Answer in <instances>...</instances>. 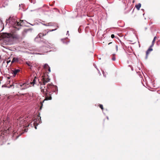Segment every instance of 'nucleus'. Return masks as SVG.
Here are the masks:
<instances>
[{"instance_id":"17","label":"nucleus","mask_w":160,"mask_h":160,"mask_svg":"<svg viewBox=\"0 0 160 160\" xmlns=\"http://www.w3.org/2000/svg\"><path fill=\"white\" fill-rule=\"evenodd\" d=\"M43 25L45 26H52L53 25L52 23V22H49L46 24L42 23Z\"/></svg>"},{"instance_id":"35","label":"nucleus","mask_w":160,"mask_h":160,"mask_svg":"<svg viewBox=\"0 0 160 160\" xmlns=\"http://www.w3.org/2000/svg\"><path fill=\"white\" fill-rule=\"evenodd\" d=\"M116 50H117V51L118 50V46L117 45L116 46Z\"/></svg>"},{"instance_id":"8","label":"nucleus","mask_w":160,"mask_h":160,"mask_svg":"<svg viewBox=\"0 0 160 160\" xmlns=\"http://www.w3.org/2000/svg\"><path fill=\"white\" fill-rule=\"evenodd\" d=\"M20 70L19 69H13L11 70V73L12 74L13 77H15L18 73L20 72Z\"/></svg>"},{"instance_id":"38","label":"nucleus","mask_w":160,"mask_h":160,"mask_svg":"<svg viewBox=\"0 0 160 160\" xmlns=\"http://www.w3.org/2000/svg\"><path fill=\"white\" fill-rule=\"evenodd\" d=\"M29 1L30 2H31V3H32L33 2H32V0H29Z\"/></svg>"},{"instance_id":"28","label":"nucleus","mask_w":160,"mask_h":160,"mask_svg":"<svg viewBox=\"0 0 160 160\" xmlns=\"http://www.w3.org/2000/svg\"><path fill=\"white\" fill-rule=\"evenodd\" d=\"M78 32L79 33L81 32V29L79 28L78 29Z\"/></svg>"},{"instance_id":"33","label":"nucleus","mask_w":160,"mask_h":160,"mask_svg":"<svg viewBox=\"0 0 160 160\" xmlns=\"http://www.w3.org/2000/svg\"><path fill=\"white\" fill-rule=\"evenodd\" d=\"M112 60H113V61L115 60V57H113V58H112Z\"/></svg>"},{"instance_id":"45","label":"nucleus","mask_w":160,"mask_h":160,"mask_svg":"<svg viewBox=\"0 0 160 160\" xmlns=\"http://www.w3.org/2000/svg\"><path fill=\"white\" fill-rule=\"evenodd\" d=\"M98 73H100V75H101V73H100V72L99 71V70H98Z\"/></svg>"},{"instance_id":"43","label":"nucleus","mask_w":160,"mask_h":160,"mask_svg":"<svg viewBox=\"0 0 160 160\" xmlns=\"http://www.w3.org/2000/svg\"><path fill=\"white\" fill-rule=\"evenodd\" d=\"M29 23V24H30V25H32V26H33V25H33V24H31V23Z\"/></svg>"},{"instance_id":"24","label":"nucleus","mask_w":160,"mask_h":160,"mask_svg":"<svg viewBox=\"0 0 160 160\" xmlns=\"http://www.w3.org/2000/svg\"><path fill=\"white\" fill-rule=\"evenodd\" d=\"M40 104H41V106L40 108V110H41L42 109V106H43V104H42V102H40Z\"/></svg>"},{"instance_id":"34","label":"nucleus","mask_w":160,"mask_h":160,"mask_svg":"<svg viewBox=\"0 0 160 160\" xmlns=\"http://www.w3.org/2000/svg\"><path fill=\"white\" fill-rule=\"evenodd\" d=\"M66 35H68V36L69 35V31H67Z\"/></svg>"},{"instance_id":"2","label":"nucleus","mask_w":160,"mask_h":160,"mask_svg":"<svg viewBox=\"0 0 160 160\" xmlns=\"http://www.w3.org/2000/svg\"><path fill=\"white\" fill-rule=\"evenodd\" d=\"M37 118L33 120L31 122L29 123V121H27L26 120H24L22 117H19L17 118L18 122H20V124L23 125L24 127L30 126L33 127H34L35 129H37V126L39 124V123H42L41 117L40 116V113L37 116ZM30 121H29V122Z\"/></svg>"},{"instance_id":"19","label":"nucleus","mask_w":160,"mask_h":160,"mask_svg":"<svg viewBox=\"0 0 160 160\" xmlns=\"http://www.w3.org/2000/svg\"><path fill=\"white\" fill-rule=\"evenodd\" d=\"M37 79V77L36 76H35V77L34 79L33 80V81L32 83L33 84V85L36 82V79Z\"/></svg>"},{"instance_id":"26","label":"nucleus","mask_w":160,"mask_h":160,"mask_svg":"<svg viewBox=\"0 0 160 160\" xmlns=\"http://www.w3.org/2000/svg\"><path fill=\"white\" fill-rule=\"evenodd\" d=\"M102 73H103V74L104 77H106V74H105V73L104 71H103V70H102Z\"/></svg>"},{"instance_id":"16","label":"nucleus","mask_w":160,"mask_h":160,"mask_svg":"<svg viewBox=\"0 0 160 160\" xmlns=\"http://www.w3.org/2000/svg\"><path fill=\"white\" fill-rule=\"evenodd\" d=\"M152 50L153 49L152 48H149L146 52L147 54H148L150 53V52L152 51Z\"/></svg>"},{"instance_id":"37","label":"nucleus","mask_w":160,"mask_h":160,"mask_svg":"<svg viewBox=\"0 0 160 160\" xmlns=\"http://www.w3.org/2000/svg\"><path fill=\"white\" fill-rule=\"evenodd\" d=\"M36 10H37V9H34L33 10H31L30 11H31V12H32V11H36Z\"/></svg>"},{"instance_id":"11","label":"nucleus","mask_w":160,"mask_h":160,"mask_svg":"<svg viewBox=\"0 0 160 160\" xmlns=\"http://www.w3.org/2000/svg\"><path fill=\"white\" fill-rule=\"evenodd\" d=\"M54 46V44L49 43H45V47L51 49L52 47Z\"/></svg>"},{"instance_id":"49","label":"nucleus","mask_w":160,"mask_h":160,"mask_svg":"<svg viewBox=\"0 0 160 160\" xmlns=\"http://www.w3.org/2000/svg\"><path fill=\"white\" fill-rule=\"evenodd\" d=\"M134 1H133V3H134Z\"/></svg>"},{"instance_id":"10","label":"nucleus","mask_w":160,"mask_h":160,"mask_svg":"<svg viewBox=\"0 0 160 160\" xmlns=\"http://www.w3.org/2000/svg\"><path fill=\"white\" fill-rule=\"evenodd\" d=\"M61 40L63 43L66 45L68 44L70 42V40L68 38L62 39Z\"/></svg>"},{"instance_id":"32","label":"nucleus","mask_w":160,"mask_h":160,"mask_svg":"<svg viewBox=\"0 0 160 160\" xmlns=\"http://www.w3.org/2000/svg\"><path fill=\"white\" fill-rule=\"evenodd\" d=\"M148 54H147L146 53V56H145V59H147V58H148Z\"/></svg>"},{"instance_id":"48","label":"nucleus","mask_w":160,"mask_h":160,"mask_svg":"<svg viewBox=\"0 0 160 160\" xmlns=\"http://www.w3.org/2000/svg\"><path fill=\"white\" fill-rule=\"evenodd\" d=\"M4 87V85H3L2 86V87Z\"/></svg>"},{"instance_id":"3","label":"nucleus","mask_w":160,"mask_h":160,"mask_svg":"<svg viewBox=\"0 0 160 160\" xmlns=\"http://www.w3.org/2000/svg\"><path fill=\"white\" fill-rule=\"evenodd\" d=\"M19 21L20 20L16 17L11 16L6 20V25L8 24L9 26L12 27L17 30H19L20 27L25 24V22L28 23L25 20H21L20 22Z\"/></svg>"},{"instance_id":"22","label":"nucleus","mask_w":160,"mask_h":160,"mask_svg":"<svg viewBox=\"0 0 160 160\" xmlns=\"http://www.w3.org/2000/svg\"><path fill=\"white\" fill-rule=\"evenodd\" d=\"M56 30H57V28H55V29H52V30H48V31H47V33H48V32H49L53 31H55Z\"/></svg>"},{"instance_id":"25","label":"nucleus","mask_w":160,"mask_h":160,"mask_svg":"<svg viewBox=\"0 0 160 160\" xmlns=\"http://www.w3.org/2000/svg\"><path fill=\"white\" fill-rule=\"evenodd\" d=\"M154 43H152L151 45H150V46L149 47V48H152V47H153L154 45Z\"/></svg>"},{"instance_id":"18","label":"nucleus","mask_w":160,"mask_h":160,"mask_svg":"<svg viewBox=\"0 0 160 160\" xmlns=\"http://www.w3.org/2000/svg\"><path fill=\"white\" fill-rule=\"evenodd\" d=\"M49 67V66L47 63L43 65V68L46 70H47V69H48Z\"/></svg>"},{"instance_id":"9","label":"nucleus","mask_w":160,"mask_h":160,"mask_svg":"<svg viewBox=\"0 0 160 160\" xmlns=\"http://www.w3.org/2000/svg\"><path fill=\"white\" fill-rule=\"evenodd\" d=\"M50 80V79L48 77L46 78L45 77H43L42 79V85H45L46 83L48 82Z\"/></svg>"},{"instance_id":"36","label":"nucleus","mask_w":160,"mask_h":160,"mask_svg":"<svg viewBox=\"0 0 160 160\" xmlns=\"http://www.w3.org/2000/svg\"><path fill=\"white\" fill-rule=\"evenodd\" d=\"M94 66L98 70V69L97 68L96 66V65H94Z\"/></svg>"},{"instance_id":"1","label":"nucleus","mask_w":160,"mask_h":160,"mask_svg":"<svg viewBox=\"0 0 160 160\" xmlns=\"http://www.w3.org/2000/svg\"><path fill=\"white\" fill-rule=\"evenodd\" d=\"M42 92L45 93V100H51L52 99L51 97L52 94L53 92H55L56 94L58 93V88L56 85H53L52 84H48L47 85V88L46 89H44L42 87L40 88Z\"/></svg>"},{"instance_id":"41","label":"nucleus","mask_w":160,"mask_h":160,"mask_svg":"<svg viewBox=\"0 0 160 160\" xmlns=\"http://www.w3.org/2000/svg\"><path fill=\"white\" fill-rule=\"evenodd\" d=\"M106 118H107V119L108 120V119H109V118H108V116H107V117H106Z\"/></svg>"},{"instance_id":"39","label":"nucleus","mask_w":160,"mask_h":160,"mask_svg":"<svg viewBox=\"0 0 160 160\" xmlns=\"http://www.w3.org/2000/svg\"><path fill=\"white\" fill-rule=\"evenodd\" d=\"M7 62L8 63L9 62H10V60L7 61Z\"/></svg>"},{"instance_id":"40","label":"nucleus","mask_w":160,"mask_h":160,"mask_svg":"<svg viewBox=\"0 0 160 160\" xmlns=\"http://www.w3.org/2000/svg\"><path fill=\"white\" fill-rule=\"evenodd\" d=\"M131 70L132 71H133V67H131Z\"/></svg>"},{"instance_id":"4","label":"nucleus","mask_w":160,"mask_h":160,"mask_svg":"<svg viewBox=\"0 0 160 160\" xmlns=\"http://www.w3.org/2000/svg\"><path fill=\"white\" fill-rule=\"evenodd\" d=\"M19 38V36L15 33L12 32L10 33H7L5 40L7 41L6 44H10V41L16 40Z\"/></svg>"},{"instance_id":"50","label":"nucleus","mask_w":160,"mask_h":160,"mask_svg":"<svg viewBox=\"0 0 160 160\" xmlns=\"http://www.w3.org/2000/svg\"><path fill=\"white\" fill-rule=\"evenodd\" d=\"M144 13L143 14V15H144Z\"/></svg>"},{"instance_id":"23","label":"nucleus","mask_w":160,"mask_h":160,"mask_svg":"<svg viewBox=\"0 0 160 160\" xmlns=\"http://www.w3.org/2000/svg\"><path fill=\"white\" fill-rule=\"evenodd\" d=\"M157 38V37L156 36H155L152 42V43H153L154 44L155 43V41L156 40V38Z\"/></svg>"},{"instance_id":"5","label":"nucleus","mask_w":160,"mask_h":160,"mask_svg":"<svg viewBox=\"0 0 160 160\" xmlns=\"http://www.w3.org/2000/svg\"><path fill=\"white\" fill-rule=\"evenodd\" d=\"M7 120L4 121L3 124L6 127V129L7 130V132L9 133L10 130H11L12 129L10 126L11 123L8 118H7Z\"/></svg>"},{"instance_id":"6","label":"nucleus","mask_w":160,"mask_h":160,"mask_svg":"<svg viewBox=\"0 0 160 160\" xmlns=\"http://www.w3.org/2000/svg\"><path fill=\"white\" fill-rule=\"evenodd\" d=\"M25 131L22 133H18V132H14L12 134V138L13 140H15L17 139L20 135L24 133V132H27V130L25 129Z\"/></svg>"},{"instance_id":"44","label":"nucleus","mask_w":160,"mask_h":160,"mask_svg":"<svg viewBox=\"0 0 160 160\" xmlns=\"http://www.w3.org/2000/svg\"><path fill=\"white\" fill-rule=\"evenodd\" d=\"M112 43V42H109V43L108 44V45H109V44H111V43Z\"/></svg>"},{"instance_id":"12","label":"nucleus","mask_w":160,"mask_h":160,"mask_svg":"<svg viewBox=\"0 0 160 160\" xmlns=\"http://www.w3.org/2000/svg\"><path fill=\"white\" fill-rule=\"evenodd\" d=\"M46 32H43L42 33H40L37 36V37L35 39H36L37 38H38L39 37V38H41L43 36H44L46 34Z\"/></svg>"},{"instance_id":"42","label":"nucleus","mask_w":160,"mask_h":160,"mask_svg":"<svg viewBox=\"0 0 160 160\" xmlns=\"http://www.w3.org/2000/svg\"><path fill=\"white\" fill-rule=\"evenodd\" d=\"M141 10H142L143 12H144V9H142Z\"/></svg>"},{"instance_id":"46","label":"nucleus","mask_w":160,"mask_h":160,"mask_svg":"<svg viewBox=\"0 0 160 160\" xmlns=\"http://www.w3.org/2000/svg\"><path fill=\"white\" fill-rule=\"evenodd\" d=\"M12 86L11 85L10 86L8 87V88H10V87H11Z\"/></svg>"},{"instance_id":"20","label":"nucleus","mask_w":160,"mask_h":160,"mask_svg":"<svg viewBox=\"0 0 160 160\" xmlns=\"http://www.w3.org/2000/svg\"><path fill=\"white\" fill-rule=\"evenodd\" d=\"M98 106L99 107H100V108L103 111V105L102 104H98Z\"/></svg>"},{"instance_id":"30","label":"nucleus","mask_w":160,"mask_h":160,"mask_svg":"<svg viewBox=\"0 0 160 160\" xmlns=\"http://www.w3.org/2000/svg\"><path fill=\"white\" fill-rule=\"evenodd\" d=\"M111 37L112 38H114L115 37V36H114V34H112L111 35Z\"/></svg>"},{"instance_id":"14","label":"nucleus","mask_w":160,"mask_h":160,"mask_svg":"<svg viewBox=\"0 0 160 160\" xmlns=\"http://www.w3.org/2000/svg\"><path fill=\"white\" fill-rule=\"evenodd\" d=\"M26 64L27 65L28 67H29V68L30 69H32V63L30 62H26Z\"/></svg>"},{"instance_id":"31","label":"nucleus","mask_w":160,"mask_h":160,"mask_svg":"<svg viewBox=\"0 0 160 160\" xmlns=\"http://www.w3.org/2000/svg\"><path fill=\"white\" fill-rule=\"evenodd\" d=\"M0 21L1 23V24H3V22H2V19H1H1H0Z\"/></svg>"},{"instance_id":"15","label":"nucleus","mask_w":160,"mask_h":160,"mask_svg":"<svg viewBox=\"0 0 160 160\" xmlns=\"http://www.w3.org/2000/svg\"><path fill=\"white\" fill-rule=\"evenodd\" d=\"M141 4L140 3H139L137 5H135V7L138 10H139L140 7H141Z\"/></svg>"},{"instance_id":"27","label":"nucleus","mask_w":160,"mask_h":160,"mask_svg":"<svg viewBox=\"0 0 160 160\" xmlns=\"http://www.w3.org/2000/svg\"><path fill=\"white\" fill-rule=\"evenodd\" d=\"M31 30V29H25L24 30V31L25 32H27L28 31H30Z\"/></svg>"},{"instance_id":"29","label":"nucleus","mask_w":160,"mask_h":160,"mask_svg":"<svg viewBox=\"0 0 160 160\" xmlns=\"http://www.w3.org/2000/svg\"><path fill=\"white\" fill-rule=\"evenodd\" d=\"M47 69L48 70V71L49 72H50L51 69H50V68L49 67L48 68V69Z\"/></svg>"},{"instance_id":"47","label":"nucleus","mask_w":160,"mask_h":160,"mask_svg":"<svg viewBox=\"0 0 160 160\" xmlns=\"http://www.w3.org/2000/svg\"><path fill=\"white\" fill-rule=\"evenodd\" d=\"M57 11H58L59 12H60V11H59V10H57Z\"/></svg>"},{"instance_id":"21","label":"nucleus","mask_w":160,"mask_h":160,"mask_svg":"<svg viewBox=\"0 0 160 160\" xmlns=\"http://www.w3.org/2000/svg\"><path fill=\"white\" fill-rule=\"evenodd\" d=\"M53 48H52V51L53 52H55L57 50V48L55 47V46L54 45V47H52Z\"/></svg>"},{"instance_id":"13","label":"nucleus","mask_w":160,"mask_h":160,"mask_svg":"<svg viewBox=\"0 0 160 160\" xmlns=\"http://www.w3.org/2000/svg\"><path fill=\"white\" fill-rule=\"evenodd\" d=\"M19 61L18 58L16 57H13L11 62V63L18 62Z\"/></svg>"},{"instance_id":"7","label":"nucleus","mask_w":160,"mask_h":160,"mask_svg":"<svg viewBox=\"0 0 160 160\" xmlns=\"http://www.w3.org/2000/svg\"><path fill=\"white\" fill-rule=\"evenodd\" d=\"M19 88H20L22 90H23L29 87V85L27 83H24L22 84L19 83L18 86Z\"/></svg>"},{"instance_id":"51","label":"nucleus","mask_w":160,"mask_h":160,"mask_svg":"<svg viewBox=\"0 0 160 160\" xmlns=\"http://www.w3.org/2000/svg\"><path fill=\"white\" fill-rule=\"evenodd\" d=\"M103 114H104V115L105 114V113H104L103 112Z\"/></svg>"}]
</instances>
